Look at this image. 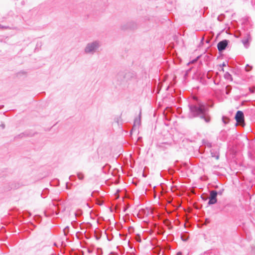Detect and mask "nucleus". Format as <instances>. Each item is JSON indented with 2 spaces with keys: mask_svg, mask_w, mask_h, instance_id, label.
Wrapping results in <instances>:
<instances>
[{
  "mask_svg": "<svg viewBox=\"0 0 255 255\" xmlns=\"http://www.w3.org/2000/svg\"><path fill=\"white\" fill-rule=\"evenodd\" d=\"M228 43L227 40H224L219 42L218 44L217 47L219 51H222L226 48Z\"/></svg>",
  "mask_w": 255,
  "mask_h": 255,
  "instance_id": "5",
  "label": "nucleus"
},
{
  "mask_svg": "<svg viewBox=\"0 0 255 255\" xmlns=\"http://www.w3.org/2000/svg\"><path fill=\"white\" fill-rule=\"evenodd\" d=\"M250 90L251 91V92H252V93H253L254 92V90H253V89H250Z\"/></svg>",
  "mask_w": 255,
  "mask_h": 255,
  "instance_id": "14",
  "label": "nucleus"
},
{
  "mask_svg": "<svg viewBox=\"0 0 255 255\" xmlns=\"http://www.w3.org/2000/svg\"><path fill=\"white\" fill-rule=\"evenodd\" d=\"M101 43L99 40H95L87 44L84 49V52L88 54H94L100 48Z\"/></svg>",
  "mask_w": 255,
  "mask_h": 255,
  "instance_id": "2",
  "label": "nucleus"
},
{
  "mask_svg": "<svg viewBox=\"0 0 255 255\" xmlns=\"http://www.w3.org/2000/svg\"><path fill=\"white\" fill-rule=\"evenodd\" d=\"M140 120L139 119H135L134 122V127L136 126V125H139L140 124Z\"/></svg>",
  "mask_w": 255,
  "mask_h": 255,
  "instance_id": "10",
  "label": "nucleus"
},
{
  "mask_svg": "<svg viewBox=\"0 0 255 255\" xmlns=\"http://www.w3.org/2000/svg\"><path fill=\"white\" fill-rule=\"evenodd\" d=\"M222 71H224V69H223V68H222Z\"/></svg>",
  "mask_w": 255,
  "mask_h": 255,
  "instance_id": "18",
  "label": "nucleus"
},
{
  "mask_svg": "<svg viewBox=\"0 0 255 255\" xmlns=\"http://www.w3.org/2000/svg\"><path fill=\"white\" fill-rule=\"evenodd\" d=\"M137 241H138V242H140L141 240L140 239H138V240Z\"/></svg>",
  "mask_w": 255,
  "mask_h": 255,
  "instance_id": "17",
  "label": "nucleus"
},
{
  "mask_svg": "<svg viewBox=\"0 0 255 255\" xmlns=\"http://www.w3.org/2000/svg\"><path fill=\"white\" fill-rule=\"evenodd\" d=\"M217 192L216 191L212 190L210 192L209 205L214 204L217 202Z\"/></svg>",
  "mask_w": 255,
  "mask_h": 255,
  "instance_id": "4",
  "label": "nucleus"
},
{
  "mask_svg": "<svg viewBox=\"0 0 255 255\" xmlns=\"http://www.w3.org/2000/svg\"><path fill=\"white\" fill-rule=\"evenodd\" d=\"M191 113L190 118L200 117L201 119H204L206 123H209L210 118L207 116L205 106L202 104L198 105H190L189 106Z\"/></svg>",
  "mask_w": 255,
  "mask_h": 255,
  "instance_id": "1",
  "label": "nucleus"
},
{
  "mask_svg": "<svg viewBox=\"0 0 255 255\" xmlns=\"http://www.w3.org/2000/svg\"><path fill=\"white\" fill-rule=\"evenodd\" d=\"M249 38H250V36L249 35H248L246 37H245L242 40V42L244 44L245 47L246 48H248L249 45Z\"/></svg>",
  "mask_w": 255,
  "mask_h": 255,
  "instance_id": "6",
  "label": "nucleus"
},
{
  "mask_svg": "<svg viewBox=\"0 0 255 255\" xmlns=\"http://www.w3.org/2000/svg\"><path fill=\"white\" fill-rule=\"evenodd\" d=\"M251 69V67H250L248 65H247L246 67V70L247 71H249Z\"/></svg>",
  "mask_w": 255,
  "mask_h": 255,
  "instance_id": "12",
  "label": "nucleus"
},
{
  "mask_svg": "<svg viewBox=\"0 0 255 255\" xmlns=\"http://www.w3.org/2000/svg\"><path fill=\"white\" fill-rule=\"evenodd\" d=\"M137 241H138V242H140L141 240L140 239H138V240Z\"/></svg>",
  "mask_w": 255,
  "mask_h": 255,
  "instance_id": "16",
  "label": "nucleus"
},
{
  "mask_svg": "<svg viewBox=\"0 0 255 255\" xmlns=\"http://www.w3.org/2000/svg\"><path fill=\"white\" fill-rule=\"evenodd\" d=\"M235 119L238 124L243 126V124H244V115L243 112L238 111L236 113Z\"/></svg>",
  "mask_w": 255,
  "mask_h": 255,
  "instance_id": "3",
  "label": "nucleus"
},
{
  "mask_svg": "<svg viewBox=\"0 0 255 255\" xmlns=\"http://www.w3.org/2000/svg\"><path fill=\"white\" fill-rule=\"evenodd\" d=\"M226 66V64H225V63H223L222 65H220V66L221 67L222 66L223 67V66Z\"/></svg>",
  "mask_w": 255,
  "mask_h": 255,
  "instance_id": "13",
  "label": "nucleus"
},
{
  "mask_svg": "<svg viewBox=\"0 0 255 255\" xmlns=\"http://www.w3.org/2000/svg\"><path fill=\"white\" fill-rule=\"evenodd\" d=\"M1 127L2 128H4V125L3 124L1 125Z\"/></svg>",
  "mask_w": 255,
  "mask_h": 255,
  "instance_id": "15",
  "label": "nucleus"
},
{
  "mask_svg": "<svg viewBox=\"0 0 255 255\" xmlns=\"http://www.w3.org/2000/svg\"><path fill=\"white\" fill-rule=\"evenodd\" d=\"M77 177H78L79 179L83 180L84 179V175L82 173H78Z\"/></svg>",
  "mask_w": 255,
  "mask_h": 255,
  "instance_id": "9",
  "label": "nucleus"
},
{
  "mask_svg": "<svg viewBox=\"0 0 255 255\" xmlns=\"http://www.w3.org/2000/svg\"><path fill=\"white\" fill-rule=\"evenodd\" d=\"M129 76H131V78L133 79H136L135 75L134 74L130 73H128L126 74V78L128 79V78H129L128 77H129Z\"/></svg>",
  "mask_w": 255,
  "mask_h": 255,
  "instance_id": "7",
  "label": "nucleus"
},
{
  "mask_svg": "<svg viewBox=\"0 0 255 255\" xmlns=\"http://www.w3.org/2000/svg\"><path fill=\"white\" fill-rule=\"evenodd\" d=\"M222 120L225 124H227L229 122V119L227 117H223Z\"/></svg>",
  "mask_w": 255,
  "mask_h": 255,
  "instance_id": "11",
  "label": "nucleus"
},
{
  "mask_svg": "<svg viewBox=\"0 0 255 255\" xmlns=\"http://www.w3.org/2000/svg\"><path fill=\"white\" fill-rule=\"evenodd\" d=\"M1 27V25H0V27Z\"/></svg>",
  "mask_w": 255,
  "mask_h": 255,
  "instance_id": "19",
  "label": "nucleus"
},
{
  "mask_svg": "<svg viewBox=\"0 0 255 255\" xmlns=\"http://www.w3.org/2000/svg\"><path fill=\"white\" fill-rule=\"evenodd\" d=\"M224 78L227 80H232L231 75L228 72H226L224 74Z\"/></svg>",
  "mask_w": 255,
  "mask_h": 255,
  "instance_id": "8",
  "label": "nucleus"
}]
</instances>
